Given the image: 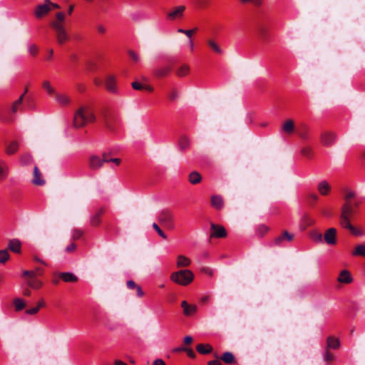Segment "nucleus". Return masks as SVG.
Masks as SVG:
<instances>
[{
	"instance_id": "obj_59",
	"label": "nucleus",
	"mask_w": 365,
	"mask_h": 365,
	"mask_svg": "<svg viewBox=\"0 0 365 365\" xmlns=\"http://www.w3.org/2000/svg\"><path fill=\"white\" fill-rule=\"evenodd\" d=\"M185 352H186L187 356L191 359H195L196 357V354L191 348L186 347Z\"/></svg>"
},
{
	"instance_id": "obj_27",
	"label": "nucleus",
	"mask_w": 365,
	"mask_h": 365,
	"mask_svg": "<svg viewBox=\"0 0 365 365\" xmlns=\"http://www.w3.org/2000/svg\"><path fill=\"white\" fill-rule=\"evenodd\" d=\"M196 350L201 354H208L212 351V347L209 344H199L196 346Z\"/></svg>"
},
{
	"instance_id": "obj_41",
	"label": "nucleus",
	"mask_w": 365,
	"mask_h": 365,
	"mask_svg": "<svg viewBox=\"0 0 365 365\" xmlns=\"http://www.w3.org/2000/svg\"><path fill=\"white\" fill-rule=\"evenodd\" d=\"M257 32L261 38L266 40L268 37L267 29L262 25H259L257 27Z\"/></svg>"
},
{
	"instance_id": "obj_25",
	"label": "nucleus",
	"mask_w": 365,
	"mask_h": 365,
	"mask_svg": "<svg viewBox=\"0 0 365 365\" xmlns=\"http://www.w3.org/2000/svg\"><path fill=\"white\" fill-rule=\"evenodd\" d=\"M55 98L56 102L61 106H67L71 103L70 98L66 94L56 93Z\"/></svg>"
},
{
	"instance_id": "obj_11",
	"label": "nucleus",
	"mask_w": 365,
	"mask_h": 365,
	"mask_svg": "<svg viewBox=\"0 0 365 365\" xmlns=\"http://www.w3.org/2000/svg\"><path fill=\"white\" fill-rule=\"evenodd\" d=\"M45 180L43 175L37 166L34 168V178L32 179V183L35 185L41 186L45 184Z\"/></svg>"
},
{
	"instance_id": "obj_46",
	"label": "nucleus",
	"mask_w": 365,
	"mask_h": 365,
	"mask_svg": "<svg viewBox=\"0 0 365 365\" xmlns=\"http://www.w3.org/2000/svg\"><path fill=\"white\" fill-rule=\"evenodd\" d=\"M9 259V254L7 250H0V263H5Z\"/></svg>"
},
{
	"instance_id": "obj_55",
	"label": "nucleus",
	"mask_w": 365,
	"mask_h": 365,
	"mask_svg": "<svg viewBox=\"0 0 365 365\" xmlns=\"http://www.w3.org/2000/svg\"><path fill=\"white\" fill-rule=\"evenodd\" d=\"M132 88L134 90L141 91V90L144 89V85H143L140 82L134 81V82L132 83Z\"/></svg>"
},
{
	"instance_id": "obj_3",
	"label": "nucleus",
	"mask_w": 365,
	"mask_h": 365,
	"mask_svg": "<svg viewBox=\"0 0 365 365\" xmlns=\"http://www.w3.org/2000/svg\"><path fill=\"white\" fill-rule=\"evenodd\" d=\"M158 222L168 229L174 228V216L173 212L168 210H162L158 217Z\"/></svg>"
},
{
	"instance_id": "obj_18",
	"label": "nucleus",
	"mask_w": 365,
	"mask_h": 365,
	"mask_svg": "<svg viewBox=\"0 0 365 365\" xmlns=\"http://www.w3.org/2000/svg\"><path fill=\"white\" fill-rule=\"evenodd\" d=\"M58 276L65 282H76L78 281L77 276L72 272H60Z\"/></svg>"
},
{
	"instance_id": "obj_1",
	"label": "nucleus",
	"mask_w": 365,
	"mask_h": 365,
	"mask_svg": "<svg viewBox=\"0 0 365 365\" xmlns=\"http://www.w3.org/2000/svg\"><path fill=\"white\" fill-rule=\"evenodd\" d=\"M96 118L91 110L81 106L77 110L73 117V126L76 128H82L88 123L95 121Z\"/></svg>"
},
{
	"instance_id": "obj_5",
	"label": "nucleus",
	"mask_w": 365,
	"mask_h": 365,
	"mask_svg": "<svg viewBox=\"0 0 365 365\" xmlns=\"http://www.w3.org/2000/svg\"><path fill=\"white\" fill-rule=\"evenodd\" d=\"M226 236L227 231L223 226L211 223L210 238H224Z\"/></svg>"
},
{
	"instance_id": "obj_9",
	"label": "nucleus",
	"mask_w": 365,
	"mask_h": 365,
	"mask_svg": "<svg viewBox=\"0 0 365 365\" xmlns=\"http://www.w3.org/2000/svg\"><path fill=\"white\" fill-rule=\"evenodd\" d=\"M294 239V235L288 232L287 231H284L283 233L275 238L274 241V244L277 246L282 245L285 241L291 242Z\"/></svg>"
},
{
	"instance_id": "obj_30",
	"label": "nucleus",
	"mask_w": 365,
	"mask_h": 365,
	"mask_svg": "<svg viewBox=\"0 0 365 365\" xmlns=\"http://www.w3.org/2000/svg\"><path fill=\"white\" fill-rule=\"evenodd\" d=\"M56 39L59 44H63L68 39V36L66 29L56 32Z\"/></svg>"
},
{
	"instance_id": "obj_26",
	"label": "nucleus",
	"mask_w": 365,
	"mask_h": 365,
	"mask_svg": "<svg viewBox=\"0 0 365 365\" xmlns=\"http://www.w3.org/2000/svg\"><path fill=\"white\" fill-rule=\"evenodd\" d=\"M294 129V123L292 119L287 120L282 125V130L288 134L290 135L293 133Z\"/></svg>"
},
{
	"instance_id": "obj_34",
	"label": "nucleus",
	"mask_w": 365,
	"mask_h": 365,
	"mask_svg": "<svg viewBox=\"0 0 365 365\" xmlns=\"http://www.w3.org/2000/svg\"><path fill=\"white\" fill-rule=\"evenodd\" d=\"M190 145V140L187 136H182L179 140V148L181 151L187 150Z\"/></svg>"
},
{
	"instance_id": "obj_62",
	"label": "nucleus",
	"mask_w": 365,
	"mask_h": 365,
	"mask_svg": "<svg viewBox=\"0 0 365 365\" xmlns=\"http://www.w3.org/2000/svg\"><path fill=\"white\" fill-rule=\"evenodd\" d=\"M110 154L108 153H103V155H102V158H101V160H102V162L103 163H110V158L109 157Z\"/></svg>"
},
{
	"instance_id": "obj_42",
	"label": "nucleus",
	"mask_w": 365,
	"mask_h": 365,
	"mask_svg": "<svg viewBox=\"0 0 365 365\" xmlns=\"http://www.w3.org/2000/svg\"><path fill=\"white\" fill-rule=\"evenodd\" d=\"M114 120L115 118L113 117H108L106 119L104 118V125L110 131L114 130V126L113 125V121Z\"/></svg>"
},
{
	"instance_id": "obj_31",
	"label": "nucleus",
	"mask_w": 365,
	"mask_h": 365,
	"mask_svg": "<svg viewBox=\"0 0 365 365\" xmlns=\"http://www.w3.org/2000/svg\"><path fill=\"white\" fill-rule=\"evenodd\" d=\"M9 168L6 163L0 160V181L4 180L8 175Z\"/></svg>"
},
{
	"instance_id": "obj_33",
	"label": "nucleus",
	"mask_w": 365,
	"mask_h": 365,
	"mask_svg": "<svg viewBox=\"0 0 365 365\" xmlns=\"http://www.w3.org/2000/svg\"><path fill=\"white\" fill-rule=\"evenodd\" d=\"M340 225L343 228L349 230L351 232V234L354 235L361 236L362 235V232L360 230H359L358 229H356V227H354L351 224V222H346V223H344V224H341Z\"/></svg>"
},
{
	"instance_id": "obj_45",
	"label": "nucleus",
	"mask_w": 365,
	"mask_h": 365,
	"mask_svg": "<svg viewBox=\"0 0 365 365\" xmlns=\"http://www.w3.org/2000/svg\"><path fill=\"white\" fill-rule=\"evenodd\" d=\"M42 86H43V89L46 91L48 94H49V95L56 94L55 91L53 88V87L51 86L49 81H43Z\"/></svg>"
},
{
	"instance_id": "obj_54",
	"label": "nucleus",
	"mask_w": 365,
	"mask_h": 365,
	"mask_svg": "<svg viewBox=\"0 0 365 365\" xmlns=\"http://www.w3.org/2000/svg\"><path fill=\"white\" fill-rule=\"evenodd\" d=\"M334 359V355L329 351V349H326V351L324 354V359L327 361H331Z\"/></svg>"
},
{
	"instance_id": "obj_57",
	"label": "nucleus",
	"mask_w": 365,
	"mask_h": 365,
	"mask_svg": "<svg viewBox=\"0 0 365 365\" xmlns=\"http://www.w3.org/2000/svg\"><path fill=\"white\" fill-rule=\"evenodd\" d=\"M65 20V14L63 12H58L56 14V21L63 23Z\"/></svg>"
},
{
	"instance_id": "obj_22",
	"label": "nucleus",
	"mask_w": 365,
	"mask_h": 365,
	"mask_svg": "<svg viewBox=\"0 0 365 365\" xmlns=\"http://www.w3.org/2000/svg\"><path fill=\"white\" fill-rule=\"evenodd\" d=\"M211 205L217 210H220L224 206V201L221 196L213 195L211 197Z\"/></svg>"
},
{
	"instance_id": "obj_43",
	"label": "nucleus",
	"mask_w": 365,
	"mask_h": 365,
	"mask_svg": "<svg viewBox=\"0 0 365 365\" xmlns=\"http://www.w3.org/2000/svg\"><path fill=\"white\" fill-rule=\"evenodd\" d=\"M208 45L218 54H222L223 53L222 49L218 46V44L212 40H209L207 41Z\"/></svg>"
},
{
	"instance_id": "obj_58",
	"label": "nucleus",
	"mask_w": 365,
	"mask_h": 365,
	"mask_svg": "<svg viewBox=\"0 0 365 365\" xmlns=\"http://www.w3.org/2000/svg\"><path fill=\"white\" fill-rule=\"evenodd\" d=\"M23 277H26V276H28L29 277V279H31L33 277H36V273L35 271L34 270H31V271H28V270H26L23 272Z\"/></svg>"
},
{
	"instance_id": "obj_56",
	"label": "nucleus",
	"mask_w": 365,
	"mask_h": 365,
	"mask_svg": "<svg viewBox=\"0 0 365 365\" xmlns=\"http://www.w3.org/2000/svg\"><path fill=\"white\" fill-rule=\"evenodd\" d=\"M44 1L45 3H47L48 7L50 8V11L54 9H60V6L58 4L53 3L51 0H44Z\"/></svg>"
},
{
	"instance_id": "obj_32",
	"label": "nucleus",
	"mask_w": 365,
	"mask_h": 365,
	"mask_svg": "<svg viewBox=\"0 0 365 365\" xmlns=\"http://www.w3.org/2000/svg\"><path fill=\"white\" fill-rule=\"evenodd\" d=\"M27 284L32 289H38L42 287L43 283L38 280L36 277H35L31 279H29L27 280Z\"/></svg>"
},
{
	"instance_id": "obj_12",
	"label": "nucleus",
	"mask_w": 365,
	"mask_h": 365,
	"mask_svg": "<svg viewBox=\"0 0 365 365\" xmlns=\"http://www.w3.org/2000/svg\"><path fill=\"white\" fill-rule=\"evenodd\" d=\"M336 136L334 133L325 132L322 134L321 141L325 146H331L335 142Z\"/></svg>"
},
{
	"instance_id": "obj_10",
	"label": "nucleus",
	"mask_w": 365,
	"mask_h": 365,
	"mask_svg": "<svg viewBox=\"0 0 365 365\" xmlns=\"http://www.w3.org/2000/svg\"><path fill=\"white\" fill-rule=\"evenodd\" d=\"M105 86L106 89L110 93H116L117 87H116V79L115 77L113 75H109L106 77L105 81Z\"/></svg>"
},
{
	"instance_id": "obj_21",
	"label": "nucleus",
	"mask_w": 365,
	"mask_h": 365,
	"mask_svg": "<svg viewBox=\"0 0 365 365\" xmlns=\"http://www.w3.org/2000/svg\"><path fill=\"white\" fill-rule=\"evenodd\" d=\"M202 176L200 173L197 171H192L189 173L187 176V180L192 185L199 184L202 181Z\"/></svg>"
},
{
	"instance_id": "obj_4",
	"label": "nucleus",
	"mask_w": 365,
	"mask_h": 365,
	"mask_svg": "<svg viewBox=\"0 0 365 365\" xmlns=\"http://www.w3.org/2000/svg\"><path fill=\"white\" fill-rule=\"evenodd\" d=\"M355 214V209L352 202H345L341 207L339 224L350 222L351 217Z\"/></svg>"
},
{
	"instance_id": "obj_53",
	"label": "nucleus",
	"mask_w": 365,
	"mask_h": 365,
	"mask_svg": "<svg viewBox=\"0 0 365 365\" xmlns=\"http://www.w3.org/2000/svg\"><path fill=\"white\" fill-rule=\"evenodd\" d=\"M83 234V232L81 230L74 229L73 230L72 238L74 240H78L82 237Z\"/></svg>"
},
{
	"instance_id": "obj_50",
	"label": "nucleus",
	"mask_w": 365,
	"mask_h": 365,
	"mask_svg": "<svg viewBox=\"0 0 365 365\" xmlns=\"http://www.w3.org/2000/svg\"><path fill=\"white\" fill-rule=\"evenodd\" d=\"M301 154L309 158L312 157V150L309 147H304L301 150Z\"/></svg>"
},
{
	"instance_id": "obj_13",
	"label": "nucleus",
	"mask_w": 365,
	"mask_h": 365,
	"mask_svg": "<svg viewBox=\"0 0 365 365\" xmlns=\"http://www.w3.org/2000/svg\"><path fill=\"white\" fill-rule=\"evenodd\" d=\"M103 165L102 160L97 155H92L89 159V167L91 170H98Z\"/></svg>"
},
{
	"instance_id": "obj_28",
	"label": "nucleus",
	"mask_w": 365,
	"mask_h": 365,
	"mask_svg": "<svg viewBox=\"0 0 365 365\" xmlns=\"http://www.w3.org/2000/svg\"><path fill=\"white\" fill-rule=\"evenodd\" d=\"M104 210L103 208L99 209L91 217V224L93 226H97L101 222V217L103 215Z\"/></svg>"
},
{
	"instance_id": "obj_37",
	"label": "nucleus",
	"mask_w": 365,
	"mask_h": 365,
	"mask_svg": "<svg viewBox=\"0 0 365 365\" xmlns=\"http://www.w3.org/2000/svg\"><path fill=\"white\" fill-rule=\"evenodd\" d=\"M19 149V143L16 141H12L6 148V153L8 155L14 154Z\"/></svg>"
},
{
	"instance_id": "obj_17",
	"label": "nucleus",
	"mask_w": 365,
	"mask_h": 365,
	"mask_svg": "<svg viewBox=\"0 0 365 365\" xmlns=\"http://www.w3.org/2000/svg\"><path fill=\"white\" fill-rule=\"evenodd\" d=\"M337 280L340 283L350 284L352 282L353 278L351 277L350 272L348 270L344 269L340 272Z\"/></svg>"
},
{
	"instance_id": "obj_8",
	"label": "nucleus",
	"mask_w": 365,
	"mask_h": 365,
	"mask_svg": "<svg viewBox=\"0 0 365 365\" xmlns=\"http://www.w3.org/2000/svg\"><path fill=\"white\" fill-rule=\"evenodd\" d=\"M185 10V6H178L173 9V11L167 14V18L169 20L174 21L176 19H180L183 16V13Z\"/></svg>"
},
{
	"instance_id": "obj_48",
	"label": "nucleus",
	"mask_w": 365,
	"mask_h": 365,
	"mask_svg": "<svg viewBox=\"0 0 365 365\" xmlns=\"http://www.w3.org/2000/svg\"><path fill=\"white\" fill-rule=\"evenodd\" d=\"M269 228L264 225H259L256 230L257 234L259 237H262L265 233L267 232Z\"/></svg>"
},
{
	"instance_id": "obj_60",
	"label": "nucleus",
	"mask_w": 365,
	"mask_h": 365,
	"mask_svg": "<svg viewBox=\"0 0 365 365\" xmlns=\"http://www.w3.org/2000/svg\"><path fill=\"white\" fill-rule=\"evenodd\" d=\"M299 135L304 140H307L309 138L308 131L306 129L304 131L299 132Z\"/></svg>"
},
{
	"instance_id": "obj_2",
	"label": "nucleus",
	"mask_w": 365,
	"mask_h": 365,
	"mask_svg": "<svg viewBox=\"0 0 365 365\" xmlns=\"http://www.w3.org/2000/svg\"><path fill=\"white\" fill-rule=\"evenodd\" d=\"M170 279L179 285L187 286L193 281L194 274L190 269H180L173 272Z\"/></svg>"
},
{
	"instance_id": "obj_16",
	"label": "nucleus",
	"mask_w": 365,
	"mask_h": 365,
	"mask_svg": "<svg viewBox=\"0 0 365 365\" xmlns=\"http://www.w3.org/2000/svg\"><path fill=\"white\" fill-rule=\"evenodd\" d=\"M317 190L322 195L326 196L329 193L331 186L327 180H322L318 183Z\"/></svg>"
},
{
	"instance_id": "obj_63",
	"label": "nucleus",
	"mask_w": 365,
	"mask_h": 365,
	"mask_svg": "<svg viewBox=\"0 0 365 365\" xmlns=\"http://www.w3.org/2000/svg\"><path fill=\"white\" fill-rule=\"evenodd\" d=\"M29 51L32 56H35L37 53L38 48L35 45H31L29 47Z\"/></svg>"
},
{
	"instance_id": "obj_6",
	"label": "nucleus",
	"mask_w": 365,
	"mask_h": 365,
	"mask_svg": "<svg viewBox=\"0 0 365 365\" xmlns=\"http://www.w3.org/2000/svg\"><path fill=\"white\" fill-rule=\"evenodd\" d=\"M50 12V8L47 3L43 1V4H38L34 11V16L36 19H40L48 15Z\"/></svg>"
},
{
	"instance_id": "obj_20",
	"label": "nucleus",
	"mask_w": 365,
	"mask_h": 365,
	"mask_svg": "<svg viewBox=\"0 0 365 365\" xmlns=\"http://www.w3.org/2000/svg\"><path fill=\"white\" fill-rule=\"evenodd\" d=\"M8 247L13 252L20 253L21 250V243L18 239H12L9 240Z\"/></svg>"
},
{
	"instance_id": "obj_61",
	"label": "nucleus",
	"mask_w": 365,
	"mask_h": 365,
	"mask_svg": "<svg viewBox=\"0 0 365 365\" xmlns=\"http://www.w3.org/2000/svg\"><path fill=\"white\" fill-rule=\"evenodd\" d=\"M38 311H39L38 307H35L26 309L25 312L27 314L34 315V314H36V313H38Z\"/></svg>"
},
{
	"instance_id": "obj_15",
	"label": "nucleus",
	"mask_w": 365,
	"mask_h": 365,
	"mask_svg": "<svg viewBox=\"0 0 365 365\" xmlns=\"http://www.w3.org/2000/svg\"><path fill=\"white\" fill-rule=\"evenodd\" d=\"M181 307L183 309V314L185 316H191L197 311V307L193 304H188L186 301H182Z\"/></svg>"
},
{
	"instance_id": "obj_29",
	"label": "nucleus",
	"mask_w": 365,
	"mask_h": 365,
	"mask_svg": "<svg viewBox=\"0 0 365 365\" xmlns=\"http://www.w3.org/2000/svg\"><path fill=\"white\" fill-rule=\"evenodd\" d=\"M225 364H232L236 362L234 354L230 351L225 352L220 358Z\"/></svg>"
},
{
	"instance_id": "obj_51",
	"label": "nucleus",
	"mask_w": 365,
	"mask_h": 365,
	"mask_svg": "<svg viewBox=\"0 0 365 365\" xmlns=\"http://www.w3.org/2000/svg\"><path fill=\"white\" fill-rule=\"evenodd\" d=\"M355 197V192L351 190H346L344 195L345 202H352L351 200Z\"/></svg>"
},
{
	"instance_id": "obj_52",
	"label": "nucleus",
	"mask_w": 365,
	"mask_h": 365,
	"mask_svg": "<svg viewBox=\"0 0 365 365\" xmlns=\"http://www.w3.org/2000/svg\"><path fill=\"white\" fill-rule=\"evenodd\" d=\"M153 228L158 232V234L163 237V239H167V235L164 233V232L160 228V227L155 223H153Z\"/></svg>"
},
{
	"instance_id": "obj_64",
	"label": "nucleus",
	"mask_w": 365,
	"mask_h": 365,
	"mask_svg": "<svg viewBox=\"0 0 365 365\" xmlns=\"http://www.w3.org/2000/svg\"><path fill=\"white\" fill-rule=\"evenodd\" d=\"M215 356L217 358L215 360L208 361V365H222L221 361L219 360L218 356L215 354Z\"/></svg>"
},
{
	"instance_id": "obj_38",
	"label": "nucleus",
	"mask_w": 365,
	"mask_h": 365,
	"mask_svg": "<svg viewBox=\"0 0 365 365\" xmlns=\"http://www.w3.org/2000/svg\"><path fill=\"white\" fill-rule=\"evenodd\" d=\"M14 305L15 307L16 312H19L22 310L26 307V303L24 300L21 298H15L14 299Z\"/></svg>"
},
{
	"instance_id": "obj_36",
	"label": "nucleus",
	"mask_w": 365,
	"mask_h": 365,
	"mask_svg": "<svg viewBox=\"0 0 365 365\" xmlns=\"http://www.w3.org/2000/svg\"><path fill=\"white\" fill-rule=\"evenodd\" d=\"M352 255L355 257L361 256L365 257V244L358 245L352 252Z\"/></svg>"
},
{
	"instance_id": "obj_24",
	"label": "nucleus",
	"mask_w": 365,
	"mask_h": 365,
	"mask_svg": "<svg viewBox=\"0 0 365 365\" xmlns=\"http://www.w3.org/2000/svg\"><path fill=\"white\" fill-rule=\"evenodd\" d=\"M340 346V341L338 339L334 336H329L327 339L326 349H337Z\"/></svg>"
},
{
	"instance_id": "obj_40",
	"label": "nucleus",
	"mask_w": 365,
	"mask_h": 365,
	"mask_svg": "<svg viewBox=\"0 0 365 365\" xmlns=\"http://www.w3.org/2000/svg\"><path fill=\"white\" fill-rule=\"evenodd\" d=\"M190 68L187 65L185 64L180 66L177 71L176 74L180 76H185L189 73Z\"/></svg>"
},
{
	"instance_id": "obj_7",
	"label": "nucleus",
	"mask_w": 365,
	"mask_h": 365,
	"mask_svg": "<svg viewBox=\"0 0 365 365\" xmlns=\"http://www.w3.org/2000/svg\"><path fill=\"white\" fill-rule=\"evenodd\" d=\"M324 242L329 245H334L336 243V230L334 227L328 229L324 235Z\"/></svg>"
},
{
	"instance_id": "obj_35",
	"label": "nucleus",
	"mask_w": 365,
	"mask_h": 365,
	"mask_svg": "<svg viewBox=\"0 0 365 365\" xmlns=\"http://www.w3.org/2000/svg\"><path fill=\"white\" fill-rule=\"evenodd\" d=\"M19 160L22 166L29 165L33 162V157L30 153H25L20 157Z\"/></svg>"
},
{
	"instance_id": "obj_23",
	"label": "nucleus",
	"mask_w": 365,
	"mask_h": 365,
	"mask_svg": "<svg viewBox=\"0 0 365 365\" xmlns=\"http://www.w3.org/2000/svg\"><path fill=\"white\" fill-rule=\"evenodd\" d=\"M191 264V260L185 255H180L177 257L176 265L178 267H188Z\"/></svg>"
},
{
	"instance_id": "obj_44",
	"label": "nucleus",
	"mask_w": 365,
	"mask_h": 365,
	"mask_svg": "<svg viewBox=\"0 0 365 365\" xmlns=\"http://www.w3.org/2000/svg\"><path fill=\"white\" fill-rule=\"evenodd\" d=\"M51 26L55 30L56 32L66 29L64 27L63 23L56 21H53L51 23Z\"/></svg>"
},
{
	"instance_id": "obj_39",
	"label": "nucleus",
	"mask_w": 365,
	"mask_h": 365,
	"mask_svg": "<svg viewBox=\"0 0 365 365\" xmlns=\"http://www.w3.org/2000/svg\"><path fill=\"white\" fill-rule=\"evenodd\" d=\"M310 237L316 243H322L323 242V235L317 231H312Z\"/></svg>"
},
{
	"instance_id": "obj_19",
	"label": "nucleus",
	"mask_w": 365,
	"mask_h": 365,
	"mask_svg": "<svg viewBox=\"0 0 365 365\" xmlns=\"http://www.w3.org/2000/svg\"><path fill=\"white\" fill-rule=\"evenodd\" d=\"M24 98V94H21L17 100H16L11 105V112L13 114L16 113L18 111L21 110L23 109V100Z\"/></svg>"
},
{
	"instance_id": "obj_14",
	"label": "nucleus",
	"mask_w": 365,
	"mask_h": 365,
	"mask_svg": "<svg viewBox=\"0 0 365 365\" xmlns=\"http://www.w3.org/2000/svg\"><path fill=\"white\" fill-rule=\"evenodd\" d=\"M172 70L170 66H163L155 69L154 74L156 77L162 78L168 76Z\"/></svg>"
},
{
	"instance_id": "obj_49",
	"label": "nucleus",
	"mask_w": 365,
	"mask_h": 365,
	"mask_svg": "<svg viewBox=\"0 0 365 365\" xmlns=\"http://www.w3.org/2000/svg\"><path fill=\"white\" fill-rule=\"evenodd\" d=\"M128 55L130 56V57L131 58V59L135 62V63H138L140 62V55L136 53L135 51H133V50H129L128 51Z\"/></svg>"
},
{
	"instance_id": "obj_47",
	"label": "nucleus",
	"mask_w": 365,
	"mask_h": 365,
	"mask_svg": "<svg viewBox=\"0 0 365 365\" xmlns=\"http://www.w3.org/2000/svg\"><path fill=\"white\" fill-rule=\"evenodd\" d=\"M168 98L171 101H175L179 98V91L176 88H172L168 94Z\"/></svg>"
}]
</instances>
